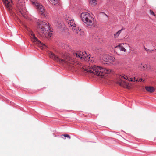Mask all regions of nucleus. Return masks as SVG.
I'll use <instances>...</instances> for the list:
<instances>
[{
	"instance_id": "nucleus-1",
	"label": "nucleus",
	"mask_w": 156,
	"mask_h": 156,
	"mask_svg": "<svg viewBox=\"0 0 156 156\" xmlns=\"http://www.w3.org/2000/svg\"><path fill=\"white\" fill-rule=\"evenodd\" d=\"M37 23L39 31L43 33V36L48 38L51 37V33L50 32L51 30L50 28V26L48 22L38 20H37Z\"/></svg>"
},
{
	"instance_id": "nucleus-2",
	"label": "nucleus",
	"mask_w": 156,
	"mask_h": 156,
	"mask_svg": "<svg viewBox=\"0 0 156 156\" xmlns=\"http://www.w3.org/2000/svg\"><path fill=\"white\" fill-rule=\"evenodd\" d=\"M87 72H90L101 78L104 76V75L108 74L109 72V70L108 69H103L96 66H91L89 70L87 69Z\"/></svg>"
},
{
	"instance_id": "nucleus-3",
	"label": "nucleus",
	"mask_w": 156,
	"mask_h": 156,
	"mask_svg": "<svg viewBox=\"0 0 156 156\" xmlns=\"http://www.w3.org/2000/svg\"><path fill=\"white\" fill-rule=\"evenodd\" d=\"M81 18L82 21L87 25L94 27L95 26L94 20L91 15L87 12L81 13Z\"/></svg>"
},
{
	"instance_id": "nucleus-4",
	"label": "nucleus",
	"mask_w": 156,
	"mask_h": 156,
	"mask_svg": "<svg viewBox=\"0 0 156 156\" xmlns=\"http://www.w3.org/2000/svg\"><path fill=\"white\" fill-rule=\"evenodd\" d=\"M25 2L23 1L18 0L17 5V8L19 12L17 13L20 16H22L24 18H27V11L24 5Z\"/></svg>"
},
{
	"instance_id": "nucleus-5",
	"label": "nucleus",
	"mask_w": 156,
	"mask_h": 156,
	"mask_svg": "<svg viewBox=\"0 0 156 156\" xmlns=\"http://www.w3.org/2000/svg\"><path fill=\"white\" fill-rule=\"evenodd\" d=\"M128 80L129 81H133V79L131 78L130 79H128V78L126 76H122L120 75L118 77V80L117 83L119 85L124 88L129 89L130 88V85L129 83L124 81V80Z\"/></svg>"
},
{
	"instance_id": "nucleus-6",
	"label": "nucleus",
	"mask_w": 156,
	"mask_h": 156,
	"mask_svg": "<svg viewBox=\"0 0 156 156\" xmlns=\"http://www.w3.org/2000/svg\"><path fill=\"white\" fill-rule=\"evenodd\" d=\"M30 34L31 35L32 41L35 44H36L41 49H43L46 47V45L42 43L39 40H38L35 36V34L32 31H30Z\"/></svg>"
},
{
	"instance_id": "nucleus-7",
	"label": "nucleus",
	"mask_w": 156,
	"mask_h": 156,
	"mask_svg": "<svg viewBox=\"0 0 156 156\" xmlns=\"http://www.w3.org/2000/svg\"><path fill=\"white\" fill-rule=\"evenodd\" d=\"M32 4L35 5L37 10L39 11L42 16L45 17L46 12L43 6L37 1H35L32 2Z\"/></svg>"
},
{
	"instance_id": "nucleus-8",
	"label": "nucleus",
	"mask_w": 156,
	"mask_h": 156,
	"mask_svg": "<svg viewBox=\"0 0 156 156\" xmlns=\"http://www.w3.org/2000/svg\"><path fill=\"white\" fill-rule=\"evenodd\" d=\"M49 54L50 58L53 59L55 61L59 63L68 64V63L67 60H66L64 59L60 58L58 57L57 56L55 55L52 52H50Z\"/></svg>"
},
{
	"instance_id": "nucleus-9",
	"label": "nucleus",
	"mask_w": 156,
	"mask_h": 156,
	"mask_svg": "<svg viewBox=\"0 0 156 156\" xmlns=\"http://www.w3.org/2000/svg\"><path fill=\"white\" fill-rule=\"evenodd\" d=\"M75 55L77 57L80 58L82 60L88 61L90 60V57L87 55L85 51H78L75 54Z\"/></svg>"
},
{
	"instance_id": "nucleus-10",
	"label": "nucleus",
	"mask_w": 156,
	"mask_h": 156,
	"mask_svg": "<svg viewBox=\"0 0 156 156\" xmlns=\"http://www.w3.org/2000/svg\"><path fill=\"white\" fill-rule=\"evenodd\" d=\"M67 22L69 27L72 29L73 31L76 33H78V31H80L79 29H77L76 26L74 21V20H68Z\"/></svg>"
},
{
	"instance_id": "nucleus-11",
	"label": "nucleus",
	"mask_w": 156,
	"mask_h": 156,
	"mask_svg": "<svg viewBox=\"0 0 156 156\" xmlns=\"http://www.w3.org/2000/svg\"><path fill=\"white\" fill-rule=\"evenodd\" d=\"M7 10L10 11L12 9V2L11 0H2Z\"/></svg>"
},
{
	"instance_id": "nucleus-12",
	"label": "nucleus",
	"mask_w": 156,
	"mask_h": 156,
	"mask_svg": "<svg viewBox=\"0 0 156 156\" xmlns=\"http://www.w3.org/2000/svg\"><path fill=\"white\" fill-rule=\"evenodd\" d=\"M102 59L106 62H112L114 61L115 58L112 56H110L108 55H105L102 56Z\"/></svg>"
},
{
	"instance_id": "nucleus-13",
	"label": "nucleus",
	"mask_w": 156,
	"mask_h": 156,
	"mask_svg": "<svg viewBox=\"0 0 156 156\" xmlns=\"http://www.w3.org/2000/svg\"><path fill=\"white\" fill-rule=\"evenodd\" d=\"M101 20L104 23L107 22L108 19V16L104 12H101Z\"/></svg>"
},
{
	"instance_id": "nucleus-14",
	"label": "nucleus",
	"mask_w": 156,
	"mask_h": 156,
	"mask_svg": "<svg viewBox=\"0 0 156 156\" xmlns=\"http://www.w3.org/2000/svg\"><path fill=\"white\" fill-rule=\"evenodd\" d=\"M145 89L148 92L151 93H152L154 92L155 90L154 88L152 86H147L146 87Z\"/></svg>"
},
{
	"instance_id": "nucleus-15",
	"label": "nucleus",
	"mask_w": 156,
	"mask_h": 156,
	"mask_svg": "<svg viewBox=\"0 0 156 156\" xmlns=\"http://www.w3.org/2000/svg\"><path fill=\"white\" fill-rule=\"evenodd\" d=\"M115 48L117 49H119L120 51H122L124 52H125L126 50L125 48L121 45H119L118 46H117Z\"/></svg>"
},
{
	"instance_id": "nucleus-16",
	"label": "nucleus",
	"mask_w": 156,
	"mask_h": 156,
	"mask_svg": "<svg viewBox=\"0 0 156 156\" xmlns=\"http://www.w3.org/2000/svg\"><path fill=\"white\" fill-rule=\"evenodd\" d=\"M147 65L145 64H141L139 68L142 70H144L145 69H147Z\"/></svg>"
},
{
	"instance_id": "nucleus-17",
	"label": "nucleus",
	"mask_w": 156,
	"mask_h": 156,
	"mask_svg": "<svg viewBox=\"0 0 156 156\" xmlns=\"http://www.w3.org/2000/svg\"><path fill=\"white\" fill-rule=\"evenodd\" d=\"M123 29H122L121 30L118 31L115 34H114V37L115 38H117L118 37L120 34L121 33V31L122 30H123Z\"/></svg>"
},
{
	"instance_id": "nucleus-18",
	"label": "nucleus",
	"mask_w": 156,
	"mask_h": 156,
	"mask_svg": "<svg viewBox=\"0 0 156 156\" xmlns=\"http://www.w3.org/2000/svg\"><path fill=\"white\" fill-rule=\"evenodd\" d=\"M49 2L52 4L55 5L58 2L59 0H49Z\"/></svg>"
},
{
	"instance_id": "nucleus-19",
	"label": "nucleus",
	"mask_w": 156,
	"mask_h": 156,
	"mask_svg": "<svg viewBox=\"0 0 156 156\" xmlns=\"http://www.w3.org/2000/svg\"><path fill=\"white\" fill-rule=\"evenodd\" d=\"M90 2L91 4L95 6L97 4V1L96 0H90Z\"/></svg>"
},
{
	"instance_id": "nucleus-20",
	"label": "nucleus",
	"mask_w": 156,
	"mask_h": 156,
	"mask_svg": "<svg viewBox=\"0 0 156 156\" xmlns=\"http://www.w3.org/2000/svg\"><path fill=\"white\" fill-rule=\"evenodd\" d=\"M64 58H66V59L68 61H70L72 59L71 57L68 55L67 56V55H64Z\"/></svg>"
},
{
	"instance_id": "nucleus-21",
	"label": "nucleus",
	"mask_w": 156,
	"mask_h": 156,
	"mask_svg": "<svg viewBox=\"0 0 156 156\" xmlns=\"http://www.w3.org/2000/svg\"><path fill=\"white\" fill-rule=\"evenodd\" d=\"M62 47L64 49H66L67 50H68L70 49L69 46L66 44H64Z\"/></svg>"
},
{
	"instance_id": "nucleus-22",
	"label": "nucleus",
	"mask_w": 156,
	"mask_h": 156,
	"mask_svg": "<svg viewBox=\"0 0 156 156\" xmlns=\"http://www.w3.org/2000/svg\"><path fill=\"white\" fill-rule=\"evenodd\" d=\"M150 12L151 15H153L154 16H155V15L154 12L152 10H150Z\"/></svg>"
},
{
	"instance_id": "nucleus-23",
	"label": "nucleus",
	"mask_w": 156,
	"mask_h": 156,
	"mask_svg": "<svg viewBox=\"0 0 156 156\" xmlns=\"http://www.w3.org/2000/svg\"><path fill=\"white\" fill-rule=\"evenodd\" d=\"M62 136H63L65 137H67L69 139L71 138L70 136L68 134H63L62 135Z\"/></svg>"
},
{
	"instance_id": "nucleus-24",
	"label": "nucleus",
	"mask_w": 156,
	"mask_h": 156,
	"mask_svg": "<svg viewBox=\"0 0 156 156\" xmlns=\"http://www.w3.org/2000/svg\"><path fill=\"white\" fill-rule=\"evenodd\" d=\"M144 49L145 50H146V51H151L153 50H150L148 49H147V48H146L145 47H144Z\"/></svg>"
},
{
	"instance_id": "nucleus-25",
	"label": "nucleus",
	"mask_w": 156,
	"mask_h": 156,
	"mask_svg": "<svg viewBox=\"0 0 156 156\" xmlns=\"http://www.w3.org/2000/svg\"><path fill=\"white\" fill-rule=\"evenodd\" d=\"M139 81L140 82H141V81H143V79H140L139 80Z\"/></svg>"
},
{
	"instance_id": "nucleus-26",
	"label": "nucleus",
	"mask_w": 156,
	"mask_h": 156,
	"mask_svg": "<svg viewBox=\"0 0 156 156\" xmlns=\"http://www.w3.org/2000/svg\"><path fill=\"white\" fill-rule=\"evenodd\" d=\"M58 24L57 25L58 26V27H60V24L59 23H58Z\"/></svg>"
},
{
	"instance_id": "nucleus-27",
	"label": "nucleus",
	"mask_w": 156,
	"mask_h": 156,
	"mask_svg": "<svg viewBox=\"0 0 156 156\" xmlns=\"http://www.w3.org/2000/svg\"><path fill=\"white\" fill-rule=\"evenodd\" d=\"M134 80H135V78H134Z\"/></svg>"
}]
</instances>
